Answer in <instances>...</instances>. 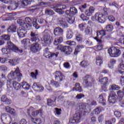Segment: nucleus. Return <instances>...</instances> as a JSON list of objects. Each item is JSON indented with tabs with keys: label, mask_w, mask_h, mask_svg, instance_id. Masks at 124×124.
Wrapping results in <instances>:
<instances>
[{
	"label": "nucleus",
	"mask_w": 124,
	"mask_h": 124,
	"mask_svg": "<svg viewBox=\"0 0 124 124\" xmlns=\"http://www.w3.org/2000/svg\"><path fill=\"white\" fill-rule=\"evenodd\" d=\"M55 80L57 81H55L54 80H51V84L53 87H54L55 88H58L59 87H60V84L61 82L63 80V78H55Z\"/></svg>",
	"instance_id": "obj_14"
},
{
	"label": "nucleus",
	"mask_w": 124,
	"mask_h": 124,
	"mask_svg": "<svg viewBox=\"0 0 124 124\" xmlns=\"http://www.w3.org/2000/svg\"><path fill=\"white\" fill-rule=\"evenodd\" d=\"M98 101L100 104H102L103 106L106 105V100L104 99L103 94H101L99 95L98 98Z\"/></svg>",
	"instance_id": "obj_29"
},
{
	"label": "nucleus",
	"mask_w": 124,
	"mask_h": 124,
	"mask_svg": "<svg viewBox=\"0 0 124 124\" xmlns=\"http://www.w3.org/2000/svg\"><path fill=\"white\" fill-rule=\"evenodd\" d=\"M120 87L115 84L110 85V89L112 90H118L120 89Z\"/></svg>",
	"instance_id": "obj_51"
},
{
	"label": "nucleus",
	"mask_w": 124,
	"mask_h": 124,
	"mask_svg": "<svg viewBox=\"0 0 124 124\" xmlns=\"http://www.w3.org/2000/svg\"><path fill=\"white\" fill-rule=\"evenodd\" d=\"M7 48L11 52L13 51V52H16V53H23L22 49H19L17 46L13 44L10 41H7Z\"/></svg>",
	"instance_id": "obj_6"
},
{
	"label": "nucleus",
	"mask_w": 124,
	"mask_h": 124,
	"mask_svg": "<svg viewBox=\"0 0 124 124\" xmlns=\"http://www.w3.org/2000/svg\"><path fill=\"white\" fill-rule=\"evenodd\" d=\"M117 98L116 97H108L109 103L112 104H114L117 102Z\"/></svg>",
	"instance_id": "obj_48"
},
{
	"label": "nucleus",
	"mask_w": 124,
	"mask_h": 124,
	"mask_svg": "<svg viewBox=\"0 0 124 124\" xmlns=\"http://www.w3.org/2000/svg\"><path fill=\"white\" fill-rule=\"evenodd\" d=\"M1 40H9L10 39V36L8 35H3L0 37Z\"/></svg>",
	"instance_id": "obj_49"
},
{
	"label": "nucleus",
	"mask_w": 124,
	"mask_h": 124,
	"mask_svg": "<svg viewBox=\"0 0 124 124\" xmlns=\"http://www.w3.org/2000/svg\"><path fill=\"white\" fill-rule=\"evenodd\" d=\"M63 77H65L62 72L59 71L56 72L55 78H63Z\"/></svg>",
	"instance_id": "obj_42"
},
{
	"label": "nucleus",
	"mask_w": 124,
	"mask_h": 124,
	"mask_svg": "<svg viewBox=\"0 0 124 124\" xmlns=\"http://www.w3.org/2000/svg\"><path fill=\"white\" fill-rule=\"evenodd\" d=\"M108 52L110 57L118 58L119 56H121V50H120L118 47H116L115 46H112V47L108 48Z\"/></svg>",
	"instance_id": "obj_4"
},
{
	"label": "nucleus",
	"mask_w": 124,
	"mask_h": 124,
	"mask_svg": "<svg viewBox=\"0 0 124 124\" xmlns=\"http://www.w3.org/2000/svg\"><path fill=\"white\" fill-rule=\"evenodd\" d=\"M76 38L78 42H82V34H78L76 35Z\"/></svg>",
	"instance_id": "obj_52"
},
{
	"label": "nucleus",
	"mask_w": 124,
	"mask_h": 124,
	"mask_svg": "<svg viewBox=\"0 0 124 124\" xmlns=\"http://www.w3.org/2000/svg\"><path fill=\"white\" fill-rule=\"evenodd\" d=\"M17 62H18V59H13L10 60L9 62L13 66L16 65L17 63Z\"/></svg>",
	"instance_id": "obj_50"
},
{
	"label": "nucleus",
	"mask_w": 124,
	"mask_h": 124,
	"mask_svg": "<svg viewBox=\"0 0 124 124\" xmlns=\"http://www.w3.org/2000/svg\"><path fill=\"white\" fill-rule=\"evenodd\" d=\"M43 37L42 41L46 44L47 45H50L52 43V40H51V31L49 30H46L43 32Z\"/></svg>",
	"instance_id": "obj_3"
},
{
	"label": "nucleus",
	"mask_w": 124,
	"mask_h": 124,
	"mask_svg": "<svg viewBox=\"0 0 124 124\" xmlns=\"http://www.w3.org/2000/svg\"><path fill=\"white\" fill-rule=\"evenodd\" d=\"M44 56L45 58H48V59H52V58H55L58 57V55H59V52L56 53H51L49 51V48H46L44 50Z\"/></svg>",
	"instance_id": "obj_9"
},
{
	"label": "nucleus",
	"mask_w": 124,
	"mask_h": 124,
	"mask_svg": "<svg viewBox=\"0 0 124 124\" xmlns=\"http://www.w3.org/2000/svg\"><path fill=\"white\" fill-rule=\"evenodd\" d=\"M108 19L110 22H115L116 18L112 15H109L108 16Z\"/></svg>",
	"instance_id": "obj_62"
},
{
	"label": "nucleus",
	"mask_w": 124,
	"mask_h": 124,
	"mask_svg": "<svg viewBox=\"0 0 124 124\" xmlns=\"http://www.w3.org/2000/svg\"><path fill=\"white\" fill-rule=\"evenodd\" d=\"M85 32L86 34L89 35V34H92L93 32V28L91 27H87L85 29Z\"/></svg>",
	"instance_id": "obj_43"
},
{
	"label": "nucleus",
	"mask_w": 124,
	"mask_h": 124,
	"mask_svg": "<svg viewBox=\"0 0 124 124\" xmlns=\"http://www.w3.org/2000/svg\"><path fill=\"white\" fill-rule=\"evenodd\" d=\"M118 71L122 74L124 75V62L122 61V62L118 65Z\"/></svg>",
	"instance_id": "obj_26"
},
{
	"label": "nucleus",
	"mask_w": 124,
	"mask_h": 124,
	"mask_svg": "<svg viewBox=\"0 0 124 124\" xmlns=\"http://www.w3.org/2000/svg\"><path fill=\"white\" fill-rule=\"evenodd\" d=\"M96 63L97 65L100 66V65L103 63V57L97 56L96 58Z\"/></svg>",
	"instance_id": "obj_27"
},
{
	"label": "nucleus",
	"mask_w": 124,
	"mask_h": 124,
	"mask_svg": "<svg viewBox=\"0 0 124 124\" xmlns=\"http://www.w3.org/2000/svg\"><path fill=\"white\" fill-rule=\"evenodd\" d=\"M85 97V95L84 94H78V95H76V98L78 100L81 99V98H83Z\"/></svg>",
	"instance_id": "obj_64"
},
{
	"label": "nucleus",
	"mask_w": 124,
	"mask_h": 124,
	"mask_svg": "<svg viewBox=\"0 0 124 124\" xmlns=\"http://www.w3.org/2000/svg\"><path fill=\"white\" fill-rule=\"evenodd\" d=\"M105 109L103 108H102L101 107H97L95 108L94 110L93 111V113L94 115H99L101 112L104 111Z\"/></svg>",
	"instance_id": "obj_25"
},
{
	"label": "nucleus",
	"mask_w": 124,
	"mask_h": 124,
	"mask_svg": "<svg viewBox=\"0 0 124 124\" xmlns=\"http://www.w3.org/2000/svg\"><path fill=\"white\" fill-rule=\"evenodd\" d=\"M94 39L96 40L97 42H98V45L97 46V51H100L102 50L103 47L104 46V41L99 39L97 37H95Z\"/></svg>",
	"instance_id": "obj_15"
},
{
	"label": "nucleus",
	"mask_w": 124,
	"mask_h": 124,
	"mask_svg": "<svg viewBox=\"0 0 124 124\" xmlns=\"http://www.w3.org/2000/svg\"><path fill=\"white\" fill-rule=\"evenodd\" d=\"M79 109H82V110H85L87 108V106H86V104L85 103H81L80 105H79Z\"/></svg>",
	"instance_id": "obj_56"
},
{
	"label": "nucleus",
	"mask_w": 124,
	"mask_h": 124,
	"mask_svg": "<svg viewBox=\"0 0 124 124\" xmlns=\"http://www.w3.org/2000/svg\"><path fill=\"white\" fill-rule=\"evenodd\" d=\"M5 110L7 113H9L13 116V118H15L17 116L16 111L12 108L7 106L5 107Z\"/></svg>",
	"instance_id": "obj_19"
},
{
	"label": "nucleus",
	"mask_w": 124,
	"mask_h": 124,
	"mask_svg": "<svg viewBox=\"0 0 124 124\" xmlns=\"http://www.w3.org/2000/svg\"><path fill=\"white\" fill-rule=\"evenodd\" d=\"M104 116L103 114H101L99 116L98 118V121L100 124L102 123V122L104 121Z\"/></svg>",
	"instance_id": "obj_54"
},
{
	"label": "nucleus",
	"mask_w": 124,
	"mask_h": 124,
	"mask_svg": "<svg viewBox=\"0 0 124 124\" xmlns=\"http://www.w3.org/2000/svg\"><path fill=\"white\" fill-rule=\"evenodd\" d=\"M58 50H60L61 52H63L66 55H70L72 53V48L70 46L60 45L57 47Z\"/></svg>",
	"instance_id": "obj_7"
},
{
	"label": "nucleus",
	"mask_w": 124,
	"mask_h": 124,
	"mask_svg": "<svg viewBox=\"0 0 124 124\" xmlns=\"http://www.w3.org/2000/svg\"><path fill=\"white\" fill-rule=\"evenodd\" d=\"M117 97L116 93L114 91H111L109 94L108 98H115Z\"/></svg>",
	"instance_id": "obj_55"
},
{
	"label": "nucleus",
	"mask_w": 124,
	"mask_h": 124,
	"mask_svg": "<svg viewBox=\"0 0 124 124\" xmlns=\"http://www.w3.org/2000/svg\"><path fill=\"white\" fill-rule=\"evenodd\" d=\"M78 28L81 31H83L84 30L86 29V25L83 23H81L78 25Z\"/></svg>",
	"instance_id": "obj_59"
},
{
	"label": "nucleus",
	"mask_w": 124,
	"mask_h": 124,
	"mask_svg": "<svg viewBox=\"0 0 124 124\" xmlns=\"http://www.w3.org/2000/svg\"><path fill=\"white\" fill-rule=\"evenodd\" d=\"M55 36H61L63 34V30L60 27L56 28L54 30Z\"/></svg>",
	"instance_id": "obj_16"
},
{
	"label": "nucleus",
	"mask_w": 124,
	"mask_h": 124,
	"mask_svg": "<svg viewBox=\"0 0 124 124\" xmlns=\"http://www.w3.org/2000/svg\"><path fill=\"white\" fill-rule=\"evenodd\" d=\"M22 87L25 90H30L31 86L27 82H22Z\"/></svg>",
	"instance_id": "obj_37"
},
{
	"label": "nucleus",
	"mask_w": 124,
	"mask_h": 124,
	"mask_svg": "<svg viewBox=\"0 0 124 124\" xmlns=\"http://www.w3.org/2000/svg\"><path fill=\"white\" fill-rule=\"evenodd\" d=\"M77 13H78V10L75 7H71L69 10H66L65 11V14L67 16H74Z\"/></svg>",
	"instance_id": "obj_13"
},
{
	"label": "nucleus",
	"mask_w": 124,
	"mask_h": 124,
	"mask_svg": "<svg viewBox=\"0 0 124 124\" xmlns=\"http://www.w3.org/2000/svg\"><path fill=\"white\" fill-rule=\"evenodd\" d=\"M38 22L41 25H43V24H48V22H47L46 20H45L44 19H43V18L42 17H39L38 18Z\"/></svg>",
	"instance_id": "obj_46"
},
{
	"label": "nucleus",
	"mask_w": 124,
	"mask_h": 124,
	"mask_svg": "<svg viewBox=\"0 0 124 124\" xmlns=\"http://www.w3.org/2000/svg\"><path fill=\"white\" fill-rule=\"evenodd\" d=\"M67 44H68V45H69L70 46H76V42L72 41H67Z\"/></svg>",
	"instance_id": "obj_61"
},
{
	"label": "nucleus",
	"mask_w": 124,
	"mask_h": 124,
	"mask_svg": "<svg viewBox=\"0 0 124 124\" xmlns=\"http://www.w3.org/2000/svg\"><path fill=\"white\" fill-rule=\"evenodd\" d=\"M124 96V93L121 90H119L117 91V99H118V101H121L123 100Z\"/></svg>",
	"instance_id": "obj_28"
},
{
	"label": "nucleus",
	"mask_w": 124,
	"mask_h": 124,
	"mask_svg": "<svg viewBox=\"0 0 124 124\" xmlns=\"http://www.w3.org/2000/svg\"><path fill=\"white\" fill-rule=\"evenodd\" d=\"M90 124H94L95 122H97V118L95 116H93L92 118L90 119Z\"/></svg>",
	"instance_id": "obj_60"
},
{
	"label": "nucleus",
	"mask_w": 124,
	"mask_h": 124,
	"mask_svg": "<svg viewBox=\"0 0 124 124\" xmlns=\"http://www.w3.org/2000/svg\"><path fill=\"white\" fill-rule=\"evenodd\" d=\"M1 101L4 104L6 105H11L12 104V100L10 98H8L6 95H3L1 97Z\"/></svg>",
	"instance_id": "obj_20"
},
{
	"label": "nucleus",
	"mask_w": 124,
	"mask_h": 124,
	"mask_svg": "<svg viewBox=\"0 0 124 124\" xmlns=\"http://www.w3.org/2000/svg\"><path fill=\"white\" fill-rule=\"evenodd\" d=\"M21 42L22 45H24V46H27L28 44H30V43H31V41L30 39L26 38L21 40Z\"/></svg>",
	"instance_id": "obj_36"
},
{
	"label": "nucleus",
	"mask_w": 124,
	"mask_h": 124,
	"mask_svg": "<svg viewBox=\"0 0 124 124\" xmlns=\"http://www.w3.org/2000/svg\"><path fill=\"white\" fill-rule=\"evenodd\" d=\"M32 20L29 17H27L25 18V22L22 23L21 25L23 26V28L25 29H29L32 26V24H35L37 23V18L36 17H33Z\"/></svg>",
	"instance_id": "obj_2"
},
{
	"label": "nucleus",
	"mask_w": 124,
	"mask_h": 124,
	"mask_svg": "<svg viewBox=\"0 0 124 124\" xmlns=\"http://www.w3.org/2000/svg\"><path fill=\"white\" fill-rule=\"evenodd\" d=\"M76 87L73 88V91H76L77 92H78L79 93H81L83 92V89L81 88V87L80 86V83H76Z\"/></svg>",
	"instance_id": "obj_30"
},
{
	"label": "nucleus",
	"mask_w": 124,
	"mask_h": 124,
	"mask_svg": "<svg viewBox=\"0 0 124 124\" xmlns=\"http://www.w3.org/2000/svg\"><path fill=\"white\" fill-rule=\"evenodd\" d=\"M87 8V4H84L83 5H82L79 8V9H80V11L81 12H84L85 10Z\"/></svg>",
	"instance_id": "obj_57"
},
{
	"label": "nucleus",
	"mask_w": 124,
	"mask_h": 124,
	"mask_svg": "<svg viewBox=\"0 0 124 124\" xmlns=\"http://www.w3.org/2000/svg\"><path fill=\"white\" fill-rule=\"evenodd\" d=\"M105 30L106 31H108V32H111L113 31V26L109 24L107 25Z\"/></svg>",
	"instance_id": "obj_45"
},
{
	"label": "nucleus",
	"mask_w": 124,
	"mask_h": 124,
	"mask_svg": "<svg viewBox=\"0 0 124 124\" xmlns=\"http://www.w3.org/2000/svg\"><path fill=\"white\" fill-rule=\"evenodd\" d=\"M45 13L47 15H49V16H52V15H54V14H56L55 12H54V11L51 10V9H47L45 11Z\"/></svg>",
	"instance_id": "obj_41"
},
{
	"label": "nucleus",
	"mask_w": 124,
	"mask_h": 124,
	"mask_svg": "<svg viewBox=\"0 0 124 124\" xmlns=\"http://www.w3.org/2000/svg\"><path fill=\"white\" fill-rule=\"evenodd\" d=\"M83 84H84L86 87H92L93 82L88 81V79H84L83 80Z\"/></svg>",
	"instance_id": "obj_38"
},
{
	"label": "nucleus",
	"mask_w": 124,
	"mask_h": 124,
	"mask_svg": "<svg viewBox=\"0 0 124 124\" xmlns=\"http://www.w3.org/2000/svg\"><path fill=\"white\" fill-rule=\"evenodd\" d=\"M80 65L82 67H87L90 65V63L88 61H83L80 62Z\"/></svg>",
	"instance_id": "obj_47"
},
{
	"label": "nucleus",
	"mask_w": 124,
	"mask_h": 124,
	"mask_svg": "<svg viewBox=\"0 0 124 124\" xmlns=\"http://www.w3.org/2000/svg\"><path fill=\"white\" fill-rule=\"evenodd\" d=\"M1 120L3 124H11L12 121V117L8 114H2Z\"/></svg>",
	"instance_id": "obj_8"
},
{
	"label": "nucleus",
	"mask_w": 124,
	"mask_h": 124,
	"mask_svg": "<svg viewBox=\"0 0 124 124\" xmlns=\"http://www.w3.org/2000/svg\"><path fill=\"white\" fill-rule=\"evenodd\" d=\"M32 88L34 90L35 89L39 90L40 92H43L44 90V88L43 86L41 85L38 84L36 82H35L34 83V84H33Z\"/></svg>",
	"instance_id": "obj_24"
},
{
	"label": "nucleus",
	"mask_w": 124,
	"mask_h": 124,
	"mask_svg": "<svg viewBox=\"0 0 124 124\" xmlns=\"http://www.w3.org/2000/svg\"><path fill=\"white\" fill-rule=\"evenodd\" d=\"M51 8H53L55 12L59 13V15H62L64 13V11H62V9H65L66 6L65 5H62V8H57L55 6H54L53 8L51 7Z\"/></svg>",
	"instance_id": "obj_18"
},
{
	"label": "nucleus",
	"mask_w": 124,
	"mask_h": 124,
	"mask_svg": "<svg viewBox=\"0 0 124 124\" xmlns=\"http://www.w3.org/2000/svg\"><path fill=\"white\" fill-rule=\"evenodd\" d=\"M94 10L95 9L93 6L90 7L88 10H86L85 12V14L86 16H92L93 13H94Z\"/></svg>",
	"instance_id": "obj_22"
},
{
	"label": "nucleus",
	"mask_w": 124,
	"mask_h": 124,
	"mask_svg": "<svg viewBox=\"0 0 124 124\" xmlns=\"http://www.w3.org/2000/svg\"><path fill=\"white\" fill-rule=\"evenodd\" d=\"M99 81L100 83H101L102 84H103L105 86H106L108 84V78H101L99 79Z\"/></svg>",
	"instance_id": "obj_32"
},
{
	"label": "nucleus",
	"mask_w": 124,
	"mask_h": 124,
	"mask_svg": "<svg viewBox=\"0 0 124 124\" xmlns=\"http://www.w3.org/2000/svg\"><path fill=\"white\" fill-rule=\"evenodd\" d=\"M54 113L56 116H60L62 114V109L58 108H55Z\"/></svg>",
	"instance_id": "obj_44"
},
{
	"label": "nucleus",
	"mask_w": 124,
	"mask_h": 124,
	"mask_svg": "<svg viewBox=\"0 0 124 124\" xmlns=\"http://www.w3.org/2000/svg\"><path fill=\"white\" fill-rule=\"evenodd\" d=\"M62 41H63V38L61 36L54 39V44L55 46H58L59 44H61Z\"/></svg>",
	"instance_id": "obj_31"
},
{
	"label": "nucleus",
	"mask_w": 124,
	"mask_h": 124,
	"mask_svg": "<svg viewBox=\"0 0 124 124\" xmlns=\"http://www.w3.org/2000/svg\"><path fill=\"white\" fill-rule=\"evenodd\" d=\"M13 86L15 90H20L21 87V85L18 82H17L14 81H13Z\"/></svg>",
	"instance_id": "obj_35"
},
{
	"label": "nucleus",
	"mask_w": 124,
	"mask_h": 124,
	"mask_svg": "<svg viewBox=\"0 0 124 124\" xmlns=\"http://www.w3.org/2000/svg\"><path fill=\"white\" fill-rule=\"evenodd\" d=\"M106 31L105 30H101L100 31H97L96 33H97V38H98V36L101 35V36L100 37H102V36H104V35H106L107 33L106 32Z\"/></svg>",
	"instance_id": "obj_34"
},
{
	"label": "nucleus",
	"mask_w": 124,
	"mask_h": 124,
	"mask_svg": "<svg viewBox=\"0 0 124 124\" xmlns=\"http://www.w3.org/2000/svg\"><path fill=\"white\" fill-rule=\"evenodd\" d=\"M1 51L3 53V54H8V53H10V52H11L10 51V49H9L8 47L6 48H2Z\"/></svg>",
	"instance_id": "obj_58"
},
{
	"label": "nucleus",
	"mask_w": 124,
	"mask_h": 124,
	"mask_svg": "<svg viewBox=\"0 0 124 124\" xmlns=\"http://www.w3.org/2000/svg\"><path fill=\"white\" fill-rule=\"evenodd\" d=\"M67 22L69 23V24H73L74 23V21H75V17L73 16H70L69 17L67 18Z\"/></svg>",
	"instance_id": "obj_39"
},
{
	"label": "nucleus",
	"mask_w": 124,
	"mask_h": 124,
	"mask_svg": "<svg viewBox=\"0 0 124 124\" xmlns=\"http://www.w3.org/2000/svg\"><path fill=\"white\" fill-rule=\"evenodd\" d=\"M73 37V33L71 31H68L67 33L66 37L68 39H71Z\"/></svg>",
	"instance_id": "obj_53"
},
{
	"label": "nucleus",
	"mask_w": 124,
	"mask_h": 124,
	"mask_svg": "<svg viewBox=\"0 0 124 124\" xmlns=\"http://www.w3.org/2000/svg\"><path fill=\"white\" fill-rule=\"evenodd\" d=\"M31 41L34 43H38L39 42V34L37 32L31 31L30 34Z\"/></svg>",
	"instance_id": "obj_11"
},
{
	"label": "nucleus",
	"mask_w": 124,
	"mask_h": 124,
	"mask_svg": "<svg viewBox=\"0 0 124 124\" xmlns=\"http://www.w3.org/2000/svg\"><path fill=\"white\" fill-rule=\"evenodd\" d=\"M85 114L83 111H79L73 115V117L70 118L69 123L72 124H77L81 122V118L84 116Z\"/></svg>",
	"instance_id": "obj_1"
},
{
	"label": "nucleus",
	"mask_w": 124,
	"mask_h": 124,
	"mask_svg": "<svg viewBox=\"0 0 124 124\" xmlns=\"http://www.w3.org/2000/svg\"><path fill=\"white\" fill-rule=\"evenodd\" d=\"M15 75H16L17 78H22V74L20 73V69L17 67L15 72L12 71L8 75V78H14Z\"/></svg>",
	"instance_id": "obj_10"
},
{
	"label": "nucleus",
	"mask_w": 124,
	"mask_h": 124,
	"mask_svg": "<svg viewBox=\"0 0 124 124\" xmlns=\"http://www.w3.org/2000/svg\"><path fill=\"white\" fill-rule=\"evenodd\" d=\"M47 105L49 107H51L53 105L54 103L55 102L54 101L51 100V99H47Z\"/></svg>",
	"instance_id": "obj_63"
},
{
	"label": "nucleus",
	"mask_w": 124,
	"mask_h": 124,
	"mask_svg": "<svg viewBox=\"0 0 124 124\" xmlns=\"http://www.w3.org/2000/svg\"><path fill=\"white\" fill-rule=\"evenodd\" d=\"M22 23H24V22H21V25L23 27H20L17 29V34L19 37H25L26 36V34H27V29L28 28H25L23 25H22Z\"/></svg>",
	"instance_id": "obj_12"
},
{
	"label": "nucleus",
	"mask_w": 124,
	"mask_h": 124,
	"mask_svg": "<svg viewBox=\"0 0 124 124\" xmlns=\"http://www.w3.org/2000/svg\"><path fill=\"white\" fill-rule=\"evenodd\" d=\"M31 1H32V0H20L21 7L22 8H26L28 5H31Z\"/></svg>",
	"instance_id": "obj_21"
},
{
	"label": "nucleus",
	"mask_w": 124,
	"mask_h": 124,
	"mask_svg": "<svg viewBox=\"0 0 124 124\" xmlns=\"http://www.w3.org/2000/svg\"><path fill=\"white\" fill-rule=\"evenodd\" d=\"M31 121L32 123H34L35 124H41L42 123L41 119H40L31 118Z\"/></svg>",
	"instance_id": "obj_40"
},
{
	"label": "nucleus",
	"mask_w": 124,
	"mask_h": 124,
	"mask_svg": "<svg viewBox=\"0 0 124 124\" xmlns=\"http://www.w3.org/2000/svg\"><path fill=\"white\" fill-rule=\"evenodd\" d=\"M58 23L59 25H60L61 27H62V28L68 27V24H67L65 19H63V17H62L61 19H59Z\"/></svg>",
	"instance_id": "obj_23"
},
{
	"label": "nucleus",
	"mask_w": 124,
	"mask_h": 124,
	"mask_svg": "<svg viewBox=\"0 0 124 124\" xmlns=\"http://www.w3.org/2000/svg\"><path fill=\"white\" fill-rule=\"evenodd\" d=\"M8 32H16V26L14 24H12L9 26V29L7 30Z\"/></svg>",
	"instance_id": "obj_33"
},
{
	"label": "nucleus",
	"mask_w": 124,
	"mask_h": 124,
	"mask_svg": "<svg viewBox=\"0 0 124 124\" xmlns=\"http://www.w3.org/2000/svg\"><path fill=\"white\" fill-rule=\"evenodd\" d=\"M105 14H107V12H105V15L101 13H96L94 16H93V20L97 21L101 24H103L105 22Z\"/></svg>",
	"instance_id": "obj_5"
},
{
	"label": "nucleus",
	"mask_w": 124,
	"mask_h": 124,
	"mask_svg": "<svg viewBox=\"0 0 124 124\" xmlns=\"http://www.w3.org/2000/svg\"><path fill=\"white\" fill-rule=\"evenodd\" d=\"M31 50L33 53H37L39 50H40V47L39 46V44L38 43H34L32 44L31 47Z\"/></svg>",
	"instance_id": "obj_17"
}]
</instances>
